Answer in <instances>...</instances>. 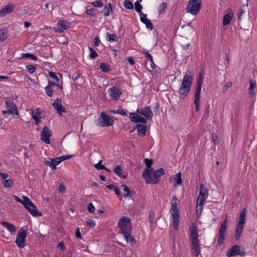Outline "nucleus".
Here are the masks:
<instances>
[{
	"instance_id": "1",
	"label": "nucleus",
	"mask_w": 257,
	"mask_h": 257,
	"mask_svg": "<svg viewBox=\"0 0 257 257\" xmlns=\"http://www.w3.org/2000/svg\"><path fill=\"white\" fill-rule=\"evenodd\" d=\"M165 174L163 168H160L156 171L153 168H146L142 174L143 178L147 184H158L160 181L161 176Z\"/></svg>"
},
{
	"instance_id": "2",
	"label": "nucleus",
	"mask_w": 257,
	"mask_h": 257,
	"mask_svg": "<svg viewBox=\"0 0 257 257\" xmlns=\"http://www.w3.org/2000/svg\"><path fill=\"white\" fill-rule=\"evenodd\" d=\"M193 77L190 74H186L182 82L181 86L179 91L180 98L184 99L188 94L191 89Z\"/></svg>"
},
{
	"instance_id": "3",
	"label": "nucleus",
	"mask_w": 257,
	"mask_h": 257,
	"mask_svg": "<svg viewBox=\"0 0 257 257\" xmlns=\"http://www.w3.org/2000/svg\"><path fill=\"white\" fill-rule=\"evenodd\" d=\"M177 198L176 196H173L171 201V213L173 221V228L175 230L178 229L179 221V212L177 208Z\"/></svg>"
},
{
	"instance_id": "4",
	"label": "nucleus",
	"mask_w": 257,
	"mask_h": 257,
	"mask_svg": "<svg viewBox=\"0 0 257 257\" xmlns=\"http://www.w3.org/2000/svg\"><path fill=\"white\" fill-rule=\"evenodd\" d=\"M118 226L122 234L132 232V227L131 218L124 216L121 217L118 222Z\"/></svg>"
},
{
	"instance_id": "5",
	"label": "nucleus",
	"mask_w": 257,
	"mask_h": 257,
	"mask_svg": "<svg viewBox=\"0 0 257 257\" xmlns=\"http://www.w3.org/2000/svg\"><path fill=\"white\" fill-rule=\"evenodd\" d=\"M246 210L244 208L240 212L239 220L235 226V238L238 240L239 239L245 221Z\"/></svg>"
},
{
	"instance_id": "6",
	"label": "nucleus",
	"mask_w": 257,
	"mask_h": 257,
	"mask_svg": "<svg viewBox=\"0 0 257 257\" xmlns=\"http://www.w3.org/2000/svg\"><path fill=\"white\" fill-rule=\"evenodd\" d=\"M95 123L97 126L101 127L112 126L113 120L110 116L102 112L100 113V116L95 120Z\"/></svg>"
},
{
	"instance_id": "7",
	"label": "nucleus",
	"mask_w": 257,
	"mask_h": 257,
	"mask_svg": "<svg viewBox=\"0 0 257 257\" xmlns=\"http://www.w3.org/2000/svg\"><path fill=\"white\" fill-rule=\"evenodd\" d=\"M202 0H189L186 10L193 15H197L201 8Z\"/></svg>"
},
{
	"instance_id": "8",
	"label": "nucleus",
	"mask_w": 257,
	"mask_h": 257,
	"mask_svg": "<svg viewBox=\"0 0 257 257\" xmlns=\"http://www.w3.org/2000/svg\"><path fill=\"white\" fill-rule=\"evenodd\" d=\"M197 84L195 89V92L194 94V103L196 111L199 110L200 105V92L202 87V84L203 82V78L200 73H199V77L197 79Z\"/></svg>"
},
{
	"instance_id": "9",
	"label": "nucleus",
	"mask_w": 257,
	"mask_h": 257,
	"mask_svg": "<svg viewBox=\"0 0 257 257\" xmlns=\"http://www.w3.org/2000/svg\"><path fill=\"white\" fill-rule=\"evenodd\" d=\"M227 219L225 218L223 222L221 223L220 227L219 229L218 235H217L218 244L221 245L223 244L225 239V236L227 231Z\"/></svg>"
},
{
	"instance_id": "10",
	"label": "nucleus",
	"mask_w": 257,
	"mask_h": 257,
	"mask_svg": "<svg viewBox=\"0 0 257 257\" xmlns=\"http://www.w3.org/2000/svg\"><path fill=\"white\" fill-rule=\"evenodd\" d=\"M27 234L28 233L25 229L23 228L19 229L15 241V243L19 247L23 248L25 246Z\"/></svg>"
},
{
	"instance_id": "11",
	"label": "nucleus",
	"mask_w": 257,
	"mask_h": 257,
	"mask_svg": "<svg viewBox=\"0 0 257 257\" xmlns=\"http://www.w3.org/2000/svg\"><path fill=\"white\" fill-rule=\"evenodd\" d=\"M25 203H26L24 205L25 207L32 215L34 216L42 215V213L37 210L36 207L29 198H26Z\"/></svg>"
},
{
	"instance_id": "12",
	"label": "nucleus",
	"mask_w": 257,
	"mask_h": 257,
	"mask_svg": "<svg viewBox=\"0 0 257 257\" xmlns=\"http://www.w3.org/2000/svg\"><path fill=\"white\" fill-rule=\"evenodd\" d=\"M241 246L238 245H235L230 247L226 253V255L228 257L240 255L243 256L245 254L244 250L241 249Z\"/></svg>"
},
{
	"instance_id": "13",
	"label": "nucleus",
	"mask_w": 257,
	"mask_h": 257,
	"mask_svg": "<svg viewBox=\"0 0 257 257\" xmlns=\"http://www.w3.org/2000/svg\"><path fill=\"white\" fill-rule=\"evenodd\" d=\"M52 135L51 131L48 127L45 126L41 133V140L44 143L49 144L50 143V137Z\"/></svg>"
},
{
	"instance_id": "14",
	"label": "nucleus",
	"mask_w": 257,
	"mask_h": 257,
	"mask_svg": "<svg viewBox=\"0 0 257 257\" xmlns=\"http://www.w3.org/2000/svg\"><path fill=\"white\" fill-rule=\"evenodd\" d=\"M190 234L189 237L191 242L199 241L198 239V228L194 223L192 224L190 228Z\"/></svg>"
},
{
	"instance_id": "15",
	"label": "nucleus",
	"mask_w": 257,
	"mask_h": 257,
	"mask_svg": "<svg viewBox=\"0 0 257 257\" xmlns=\"http://www.w3.org/2000/svg\"><path fill=\"white\" fill-rule=\"evenodd\" d=\"M52 105L59 115H62L63 113L66 112L65 108L62 105V101L60 98H56L52 103Z\"/></svg>"
},
{
	"instance_id": "16",
	"label": "nucleus",
	"mask_w": 257,
	"mask_h": 257,
	"mask_svg": "<svg viewBox=\"0 0 257 257\" xmlns=\"http://www.w3.org/2000/svg\"><path fill=\"white\" fill-rule=\"evenodd\" d=\"M110 97L114 100H117L122 94V92L120 89L116 87H112L109 89Z\"/></svg>"
},
{
	"instance_id": "17",
	"label": "nucleus",
	"mask_w": 257,
	"mask_h": 257,
	"mask_svg": "<svg viewBox=\"0 0 257 257\" xmlns=\"http://www.w3.org/2000/svg\"><path fill=\"white\" fill-rule=\"evenodd\" d=\"M7 107L9 108L8 112L11 114H19L17 105L13 101L6 100Z\"/></svg>"
},
{
	"instance_id": "18",
	"label": "nucleus",
	"mask_w": 257,
	"mask_h": 257,
	"mask_svg": "<svg viewBox=\"0 0 257 257\" xmlns=\"http://www.w3.org/2000/svg\"><path fill=\"white\" fill-rule=\"evenodd\" d=\"M57 26L58 28H54L55 32L57 33H62L69 27V24L68 22H65L63 20H59L58 22Z\"/></svg>"
},
{
	"instance_id": "19",
	"label": "nucleus",
	"mask_w": 257,
	"mask_h": 257,
	"mask_svg": "<svg viewBox=\"0 0 257 257\" xmlns=\"http://www.w3.org/2000/svg\"><path fill=\"white\" fill-rule=\"evenodd\" d=\"M130 120L132 122H134L135 123L142 122L143 123H146L147 122V119L145 118L135 112H132L130 113Z\"/></svg>"
},
{
	"instance_id": "20",
	"label": "nucleus",
	"mask_w": 257,
	"mask_h": 257,
	"mask_svg": "<svg viewBox=\"0 0 257 257\" xmlns=\"http://www.w3.org/2000/svg\"><path fill=\"white\" fill-rule=\"evenodd\" d=\"M137 111L139 114L145 116L148 119H151L153 116V113L151 111L150 108L148 106L145 107V108L142 109H138Z\"/></svg>"
},
{
	"instance_id": "21",
	"label": "nucleus",
	"mask_w": 257,
	"mask_h": 257,
	"mask_svg": "<svg viewBox=\"0 0 257 257\" xmlns=\"http://www.w3.org/2000/svg\"><path fill=\"white\" fill-rule=\"evenodd\" d=\"M173 181H176V183L174 184V187H177L182 184V180L181 172H179L170 178V182L172 183Z\"/></svg>"
},
{
	"instance_id": "22",
	"label": "nucleus",
	"mask_w": 257,
	"mask_h": 257,
	"mask_svg": "<svg viewBox=\"0 0 257 257\" xmlns=\"http://www.w3.org/2000/svg\"><path fill=\"white\" fill-rule=\"evenodd\" d=\"M14 5L9 3L0 11V17H4L12 12Z\"/></svg>"
},
{
	"instance_id": "23",
	"label": "nucleus",
	"mask_w": 257,
	"mask_h": 257,
	"mask_svg": "<svg viewBox=\"0 0 257 257\" xmlns=\"http://www.w3.org/2000/svg\"><path fill=\"white\" fill-rule=\"evenodd\" d=\"M140 20L143 23L145 24L146 27L148 29L150 30H152L153 29V25L151 21L149 19H147L146 14L141 16Z\"/></svg>"
},
{
	"instance_id": "24",
	"label": "nucleus",
	"mask_w": 257,
	"mask_h": 257,
	"mask_svg": "<svg viewBox=\"0 0 257 257\" xmlns=\"http://www.w3.org/2000/svg\"><path fill=\"white\" fill-rule=\"evenodd\" d=\"M191 248L193 253L198 257L201 253L200 247L199 246V241L191 242Z\"/></svg>"
},
{
	"instance_id": "25",
	"label": "nucleus",
	"mask_w": 257,
	"mask_h": 257,
	"mask_svg": "<svg viewBox=\"0 0 257 257\" xmlns=\"http://www.w3.org/2000/svg\"><path fill=\"white\" fill-rule=\"evenodd\" d=\"M1 224L11 232H14L16 231L15 226L10 223L6 221H2L1 222Z\"/></svg>"
},
{
	"instance_id": "26",
	"label": "nucleus",
	"mask_w": 257,
	"mask_h": 257,
	"mask_svg": "<svg viewBox=\"0 0 257 257\" xmlns=\"http://www.w3.org/2000/svg\"><path fill=\"white\" fill-rule=\"evenodd\" d=\"M120 187L122 188L123 191L125 192V193L124 194V196L125 197L133 196L135 194V193L134 191L130 190L128 187L124 184L121 185Z\"/></svg>"
},
{
	"instance_id": "27",
	"label": "nucleus",
	"mask_w": 257,
	"mask_h": 257,
	"mask_svg": "<svg viewBox=\"0 0 257 257\" xmlns=\"http://www.w3.org/2000/svg\"><path fill=\"white\" fill-rule=\"evenodd\" d=\"M136 128L138 129V134L139 135L144 136L146 135L147 131V126L145 125L137 124Z\"/></svg>"
},
{
	"instance_id": "28",
	"label": "nucleus",
	"mask_w": 257,
	"mask_h": 257,
	"mask_svg": "<svg viewBox=\"0 0 257 257\" xmlns=\"http://www.w3.org/2000/svg\"><path fill=\"white\" fill-rule=\"evenodd\" d=\"M113 172L121 178H126V175L123 174L121 167L119 165L115 167Z\"/></svg>"
},
{
	"instance_id": "29",
	"label": "nucleus",
	"mask_w": 257,
	"mask_h": 257,
	"mask_svg": "<svg viewBox=\"0 0 257 257\" xmlns=\"http://www.w3.org/2000/svg\"><path fill=\"white\" fill-rule=\"evenodd\" d=\"M132 232L124 233L122 235H123L125 241L127 243H131L132 244H135L136 242V239L135 237L131 235Z\"/></svg>"
},
{
	"instance_id": "30",
	"label": "nucleus",
	"mask_w": 257,
	"mask_h": 257,
	"mask_svg": "<svg viewBox=\"0 0 257 257\" xmlns=\"http://www.w3.org/2000/svg\"><path fill=\"white\" fill-rule=\"evenodd\" d=\"M207 192L205 188L204 185L201 184L199 186V194L198 197L207 198Z\"/></svg>"
},
{
	"instance_id": "31",
	"label": "nucleus",
	"mask_w": 257,
	"mask_h": 257,
	"mask_svg": "<svg viewBox=\"0 0 257 257\" xmlns=\"http://www.w3.org/2000/svg\"><path fill=\"white\" fill-rule=\"evenodd\" d=\"M249 89H248V90H249V94L250 96V97H252L255 94V92L254 91V88H255V83H253L252 81V80H250L249 81Z\"/></svg>"
},
{
	"instance_id": "32",
	"label": "nucleus",
	"mask_w": 257,
	"mask_h": 257,
	"mask_svg": "<svg viewBox=\"0 0 257 257\" xmlns=\"http://www.w3.org/2000/svg\"><path fill=\"white\" fill-rule=\"evenodd\" d=\"M232 18V16L228 14H226L223 19V24L224 26H226L229 24L231 19Z\"/></svg>"
},
{
	"instance_id": "33",
	"label": "nucleus",
	"mask_w": 257,
	"mask_h": 257,
	"mask_svg": "<svg viewBox=\"0 0 257 257\" xmlns=\"http://www.w3.org/2000/svg\"><path fill=\"white\" fill-rule=\"evenodd\" d=\"M8 38L7 32L5 29H0V42H3Z\"/></svg>"
},
{
	"instance_id": "34",
	"label": "nucleus",
	"mask_w": 257,
	"mask_h": 257,
	"mask_svg": "<svg viewBox=\"0 0 257 257\" xmlns=\"http://www.w3.org/2000/svg\"><path fill=\"white\" fill-rule=\"evenodd\" d=\"M49 76L52 79H54L57 83H59L60 81L59 76L61 77V75L59 73H56L53 72H49Z\"/></svg>"
},
{
	"instance_id": "35",
	"label": "nucleus",
	"mask_w": 257,
	"mask_h": 257,
	"mask_svg": "<svg viewBox=\"0 0 257 257\" xmlns=\"http://www.w3.org/2000/svg\"><path fill=\"white\" fill-rule=\"evenodd\" d=\"M135 10L141 16L145 14L142 12V10L143 9V6L142 5H141L140 3H138V2H136L135 3Z\"/></svg>"
},
{
	"instance_id": "36",
	"label": "nucleus",
	"mask_w": 257,
	"mask_h": 257,
	"mask_svg": "<svg viewBox=\"0 0 257 257\" xmlns=\"http://www.w3.org/2000/svg\"><path fill=\"white\" fill-rule=\"evenodd\" d=\"M123 5L125 9L128 10H132L134 8L133 3L128 0H125L123 2Z\"/></svg>"
},
{
	"instance_id": "37",
	"label": "nucleus",
	"mask_w": 257,
	"mask_h": 257,
	"mask_svg": "<svg viewBox=\"0 0 257 257\" xmlns=\"http://www.w3.org/2000/svg\"><path fill=\"white\" fill-rule=\"evenodd\" d=\"M167 4L166 3L164 2V3H162L159 6V13L160 14H164L167 9Z\"/></svg>"
},
{
	"instance_id": "38",
	"label": "nucleus",
	"mask_w": 257,
	"mask_h": 257,
	"mask_svg": "<svg viewBox=\"0 0 257 257\" xmlns=\"http://www.w3.org/2000/svg\"><path fill=\"white\" fill-rule=\"evenodd\" d=\"M89 50L90 51V58L92 59H94L96 58L98 56L97 52L94 50V49L91 47H89Z\"/></svg>"
},
{
	"instance_id": "39",
	"label": "nucleus",
	"mask_w": 257,
	"mask_h": 257,
	"mask_svg": "<svg viewBox=\"0 0 257 257\" xmlns=\"http://www.w3.org/2000/svg\"><path fill=\"white\" fill-rule=\"evenodd\" d=\"M100 69L102 71L104 72H108L110 71L109 67L105 63L100 64Z\"/></svg>"
},
{
	"instance_id": "40",
	"label": "nucleus",
	"mask_w": 257,
	"mask_h": 257,
	"mask_svg": "<svg viewBox=\"0 0 257 257\" xmlns=\"http://www.w3.org/2000/svg\"><path fill=\"white\" fill-rule=\"evenodd\" d=\"M106 39L109 42L116 41L117 40V37L115 34L107 33Z\"/></svg>"
},
{
	"instance_id": "41",
	"label": "nucleus",
	"mask_w": 257,
	"mask_h": 257,
	"mask_svg": "<svg viewBox=\"0 0 257 257\" xmlns=\"http://www.w3.org/2000/svg\"><path fill=\"white\" fill-rule=\"evenodd\" d=\"M13 198H14V199L18 202H20L21 203V204H22L24 206L25 205V204L26 203H25V200L26 201V198H28V197L27 196H23V200H22L21 198H20L19 197H18L16 195H13Z\"/></svg>"
},
{
	"instance_id": "42",
	"label": "nucleus",
	"mask_w": 257,
	"mask_h": 257,
	"mask_svg": "<svg viewBox=\"0 0 257 257\" xmlns=\"http://www.w3.org/2000/svg\"><path fill=\"white\" fill-rule=\"evenodd\" d=\"M117 113H118L122 116H127V110L123 109L121 106H119L117 110Z\"/></svg>"
},
{
	"instance_id": "43",
	"label": "nucleus",
	"mask_w": 257,
	"mask_h": 257,
	"mask_svg": "<svg viewBox=\"0 0 257 257\" xmlns=\"http://www.w3.org/2000/svg\"><path fill=\"white\" fill-rule=\"evenodd\" d=\"M206 199V198H201V197H200L198 196L197 197V206L200 207V209L201 210L202 209L203 204Z\"/></svg>"
},
{
	"instance_id": "44",
	"label": "nucleus",
	"mask_w": 257,
	"mask_h": 257,
	"mask_svg": "<svg viewBox=\"0 0 257 257\" xmlns=\"http://www.w3.org/2000/svg\"><path fill=\"white\" fill-rule=\"evenodd\" d=\"M45 89L46 93L48 96L51 97L53 95L54 91L52 89V87L47 86L45 88Z\"/></svg>"
},
{
	"instance_id": "45",
	"label": "nucleus",
	"mask_w": 257,
	"mask_h": 257,
	"mask_svg": "<svg viewBox=\"0 0 257 257\" xmlns=\"http://www.w3.org/2000/svg\"><path fill=\"white\" fill-rule=\"evenodd\" d=\"M13 185V181L11 179L6 180L4 183V185L6 188H10Z\"/></svg>"
},
{
	"instance_id": "46",
	"label": "nucleus",
	"mask_w": 257,
	"mask_h": 257,
	"mask_svg": "<svg viewBox=\"0 0 257 257\" xmlns=\"http://www.w3.org/2000/svg\"><path fill=\"white\" fill-rule=\"evenodd\" d=\"M145 163L147 167L146 168H148V169L152 168L151 167V166L153 163V160L146 158L145 159Z\"/></svg>"
},
{
	"instance_id": "47",
	"label": "nucleus",
	"mask_w": 257,
	"mask_h": 257,
	"mask_svg": "<svg viewBox=\"0 0 257 257\" xmlns=\"http://www.w3.org/2000/svg\"><path fill=\"white\" fill-rule=\"evenodd\" d=\"M44 163L45 165L50 167L52 170H54L56 169V167L54 165L53 162L51 160L50 161H45Z\"/></svg>"
},
{
	"instance_id": "48",
	"label": "nucleus",
	"mask_w": 257,
	"mask_h": 257,
	"mask_svg": "<svg viewBox=\"0 0 257 257\" xmlns=\"http://www.w3.org/2000/svg\"><path fill=\"white\" fill-rule=\"evenodd\" d=\"M22 57L30 58H31L32 60H37V58L36 56H35V55H34L32 54L29 53H23L22 54Z\"/></svg>"
},
{
	"instance_id": "49",
	"label": "nucleus",
	"mask_w": 257,
	"mask_h": 257,
	"mask_svg": "<svg viewBox=\"0 0 257 257\" xmlns=\"http://www.w3.org/2000/svg\"><path fill=\"white\" fill-rule=\"evenodd\" d=\"M232 86V83L231 82H227L225 83L223 86L222 91L224 93L228 90V89L231 87Z\"/></svg>"
},
{
	"instance_id": "50",
	"label": "nucleus",
	"mask_w": 257,
	"mask_h": 257,
	"mask_svg": "<svg viewBox=\"0 0 257 257\" xmlns=\"http://www.w3.org/2000/svg\"><path fill=\"white\" fill-rule=\"evenodd\" d=\"M86 224L91 228L94 227L96 225L94 221L90 218L87 219L86 221Z\"/></svg>"
},
{
	"instance_id": "51",
	"label": "nucleus",
	"mask_w": 257,
	"mask_h": 257,
	"mask_svg": "<svg viewBox=\"0 0 257 257\" xmlns=\"http://www.w3.org/2000/svg\"><path fill=\"white\" fill-rule=\"evenodd\" d=\"M102 160H100L98 163L94 165V167L97 170L105 169V167L101 164Z\"/></svg>"
},
{
	"instance_id": "52",
	"label": "nucleus",
	"mask_w": 257,
	"mask_h": 257,
	"mask_svg": "<svg viewBox=\"0 0 257 257\" xmlns=\"http://www.w3.org/2000/svg\"><path fill=\"white\" fill-rule=\"evenodd\" d=\"M27 70L30 73H34L36 70V67L32 65H27L26 66Z\"/></svg>"
},
{
	"instance_id": "53",
	"label": "nucleus",
	"mask_w": 257,
	"mask_h": 257,
	"mask_svg": "<svg viewBox=\"0 0 257 257\" xmlns=\"http://www.w3.org/2000/svg\"><path fill=\"white\" fill-rule=\"evenodd\" d=\"M91 4L95 7L101 8L103 6V3L100 1H96L91 3Z\"/></svg>"
},
{
	"instance_id": "54",
	"label": "nucleus",
	"mask_w": 257,
	"mask_h": 257,
	"mask_svg": "<svg viewBox=\"0 0 257 257\" xmlns=\"http://www.w3.org/2000/svg\"><path fill=\"white\" fill-rule=\"evenodd\" d=\"M85 13L87 15H89V16H94L95 15V9H94L93 8H91V9H87L86 12H85Z\"/></svg>"
},
{
	"instance_id": "55",
	"label": "nucleus",
	"mask_w": 257,
	"mask_h": 257,
	"mask_svg": "<svg viewBox=\"0 0 257 257\" xmlns=\"http://www.w3.org/2000/svg\"><path fill=\"white\" fill-rule=\"evenodd\" d=\"M32 115L38 116L39 117H41V111L39 110V108L36 109L35 110H33L32 112Z\"/></svg>"
},
{
	"instance_id": "56",
	"label": "nucleus",
	"mask_w": 257,
	"mask_h": 257,
	"mask_svg": "<svg viewBox=\"0 0 257 257\" xmlns=\"http://www.w3.org/2000/svg\"><path fill=\"white\" fill-rule=\"evenodd\" d=\"M87 209L90 213H93L95 211V207L92 203H88L87 205Z\"/></svg>"
},
{
	"instance_id": "57",
	"label": "nucleus",
	"mask_w": 257,
	"mask_h": 257,
	"mask_svg": "<svg viewBox=\"0 0 257 257\" xmlns=\"http://www.w3.org/2000/svg\"><path fill=\"white\" fill-rule=\"evenodd\" d=\"M102 13H103V15L105 17H107L109 15V9L107 6H105L104 10L102 11Z\"/></svg>"
},
{
	"instance_id": "58",
	"label": "nucleus",
	"mask_w": 257,
	"mask_h": 257,
	"mask_svg": "<svg viewBox=\"0 0 257 257\" xmlns=\"http://www.w3.org/2000/svg\"><path fill=\"white\" fill-rule=\"evenodd\" d=\"M72 157V155H67L62 156L59 158L60 160H61V162H62L64 161L67 160V159H71Z\"/></svg>"
},
{
	"instance_id": "59",
	"label": "nucleus",
	"mask_w": 257,
	"mask_h": 257,
	"mask_svg": "<svg viewBox=\"0 0 257 257\" xmlns=\"http://www.w3.org/2000/svg\"><path fill=\"white\" fill-rule=\"evenodd\" d=\"M143 53L146 57L148 58L150 61H152L153 60V56L149 53L148 51L145 50L144 51Z\"/></svg>"
},
{
	"instance_id": "60",
	"label": "nucleus",
	"mask_w": 257,
	"mask_h": 257,
	"mask_svg": "<svg viewBox=\"0 0 257 257\" xmlns=\"http://www.w3.org/2000/svg\"><path fill=\"white\" fill-rule=\"evenodd\" d=\"M154 220V216L152 212H150L149 214V221L150 223V226L152 227Z\"/></svg>"
},
{
	"instance_id": "61",
	"label": "nucleus",
	"mask_w": 257,
	"mask_h": 257,
	"mask_svg": "<svg viewBox=\"0 0 257 257\" xmlns=\"http://www.w3.org/2000/svg\"><path fill=\"white\" fill-rule=\"evenodd\" d=\"M52 161L53 162L54 165L56 167V165H58L61 163V160L59 158H54L51 159Z\"/></svg>"
},
{
	"instance_id": "62",
	"label": "nucleus",
	"mask_w": 257,
	"mask_h": 257,
	"mask_svg": "<svg viewBox=\"0 0 257 257\" xmlns=\"http://www.w3.org/2000/svg\"><path fill=\"white\" fill-rule=\"evenodd\" d=\"M212 141L215 144H218L219 143L218 137L217 135L215 134L212 135Z\"/></svg>"
},
{
	"instance_id": "63",
	"label": "nucleus",
	"mask_w": 257,
	"mask_h": 257,
	"mask_svg": "<svg viewBox=\"0 0 257 257\" xmlns=\"http://www.w3.org/2000/svg\"><path fill=\"white\" fill-rule=\"evenodd\" d=\"M93 43H94V45L95 46H99V44L100 43V39H99V37H95L93 39Z\"/></svg>"
},
{
	"instance_id": "64",
	"label": "nucleus",
	"mask_w": 257,
	"mask_h": 257,
	"mask_svg": "<svg viewBox=\"0 0 257 257\" xmlns=\"http://www.w3.org/2000/svg\"><path fill=\"white\" fill-rule=\"evenodd\" d=\"M58 247L62 250L65 249V246L63 241L60 242L58 244Z\"/></svg>"
}]
</instances>
